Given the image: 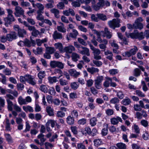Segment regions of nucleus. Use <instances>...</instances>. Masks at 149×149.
<instances>
[{"mask_svg": "<svg viewBox=\"0 0 149 149\" xmlns=\"http://www.w3.org/2000/svg\"><path fill=\"white\" fill-rule=\"evenodd\" d=\"M125 35L128 38L130 37L132 39H138L140 40H142L144 38L142 32H141L140 33L136 32L130 33L126 32Z\"/></svg>", "mask_w": 149, "mask_h": 149, "instance_id": "obj_1", "label": "nucleus"}, {"mask_svg": "<svg viewBox=\"0 0 149 149\" xmlns=\"http://www.w3.org/2000/svg\"><path fill=\"white\" fill-rule=\"evenodd\" d=\"M120 19L119 18L113 19L108 22V24L111 28L114 29L116 27H119L120 26Z\"/></svg>", "mask_w": 149, "mask_h": 149, "instance_id": "obj_2", "label": "nucleus"}, {"mask_svg": "<svg viewBox=\"0 0 149 149\" xmlns=\"http://www.w3.org/2000/svg\"><path fill=\"white\" fill-rule=\"evenodd\" d=\"M13 28L15 31L17 32L18 36L19 37L23 38L26 34V31L24 29H21L17 25H14Z\"/></svg>", "mask_w": 149, "mask_h": 149, "instance_id": "obj_3", "label": "nucleus"}, {"mask_svg": "<svg viewBox=\"0 0 149 149\" xmlns=\"http://www.w3.org/2000/svg\"><path fill=\"white\" fill-rule=\"evenodd\" d=\"M103 77L102 76H100L97 77L95 79V87L97 89H100L101 88L102 82L103 79Z\"/></svg>", "mask_w": 149, "mask_h": 149, "instance_id": "obj_4", "label": "nucleus"}, {"mask_svg": "<svg viewBox=\"0 0 149 149\" xmlns=\"http://www.w3.org/2000/svg\"><path fill=\"white\" fill-rule=\"evenodd\" d=\"M14 14L16 17H20L22 15H23V14H24V10L19 6H16Z\"/></svg>", "mask_w": 149, "mask_h": 149, "instance_id": "obj_5", "label": "nucleus"}, {"mask_svg": "<svg viewBox=\"0 0 149 149\" xmlns=\"http://www.w3.org/2000/svg\"><path fill=\"white\" fill-rule=\"evenodd\" d=\"M92 50L93 51L92 53L93 54V57L96 60L101 59V56L100 55L101 51L99 49L95 48Z\"/></svg>", "mask_w": 149, "mask_h": 149, "instance_id": "obj_6", "label": "nucleus"}, {"mask_svg": "<svg viewBox=\"0 0 149 149\" xmlns=\"http://www.w3.org/2000/svg\"><path fill=\"white\" fill-rule=\"evenodd\" d=\"M101 34H103L102 36L104 37H106L108 39L111 38L112 35V33L110 32L109 29L107 27H105L104 29V31H101Z\"/></svg>", "mask_w": 149, "mask_h": 149, "instance_id": "obj_7", "label": "nucleus"}, {"mask_svg": "<svg viewBox=\"0 0 149 149\" xmlns=\"http://www.w3.org/2000/svg\"><path fill=\"white\" fill-rule=\"evenodd\" d=\"M81 48L82 50H81L79 49H78L79 53L82 55H86L87 56H90L89 50L88 48L82 46Z\"/></svg>", "mask_w": 149, "mask_h": 149, "instance_id": "obj_8", "label": "nucleus"}, {"mask_svg": "<svg viewBox=\"0 0 149 149\" xmlns=\"http://www.w3.org/2000/svg\"><path fill=\"white\" fill-rule=\"evenodd\" d=\"M8 40L9 41H11L17 38V33L15 32H12L10 33L7 34Z\"/></svg>", "mask_w": 149, "mask_h": 149, "instance_id": "obj_9", "label": "nucleus"}, {"mask_svg": "<svg viewBox=\"0 0 149 149\" xmlns=\"http://www.w3.org/2000/svg\"><path fill=\"white\" fill-rule=\"evenodd\" d=\"M111 124L113 125H117L119 122L122 123L123 120L121 118L117 116L116 117H113L110 119Z\"/></svg>", "mask_w": 149, "mask_h": 149, "instance_id": "obj_10", "label": "nucleus"}, {"mask_svg": "<svg viewBox=\"0 0 149 149\" xmlns=\"http://www.w3.org/2000/svg\"><path fill=\"white\" fill-rule=\"evenodd\" d=\"M138 50L137 48L134 46V48L131 49L129 52H125V55L128 57H130L132 55L135 54Z\"/></svg>", "mask_w": 149, "mask_h": 149, "instance_id": "obj_11", "label": "nucleus"}, {"mask_svg": "<svg viewBox=\"0 0 149 149\" xmlns=\"http://www.w3.org/2000/svg\"><path fill=\"white\" fill-rule=\"evenodd\" d=\"M31 76L29 74H26L24 76H20L19 78V81L22 83H25L26 81L28 82L29 79H31Z\"/></svg>", "mask_w": 149, "mask_h": 149, "instance_id": "obj_12", "label": "nucleus"}, {"mask_svg": "<svg viewBox=\"0 0 149 149\" xmlns=\"http://www.w3.org/2000/svg\"><path fill=\"white\" fill-rule=\"evenodd\" d=\"M75 47L72 45H70L65 47L64 48V52H65L67 53H72L73 51L75 50Z\"/></svg>", "mask_w": 149, "mask_h": 149, "instance_id": "obj_13", "label": "nucleus"}, {"mask_svg": "<svg viewBox=\"0 0 149 149\" xmlns=\"http://www.w3.org/2000/svg\"><path fill=\"white\" fill-rule=\"evenodd\" d=\"M24 41L25 46L28 47H31L32 44L33 46H34L36 45L35 41L32 39H31V40H29L26 39L24 40Z\"/></svg>", "mask_w": 149, "mask_h": 149, "instance_id": "obj_14", "label": "nucleus"}, {"mask_svg": "<svg viewBox=\"0 0 149 149\" xmlns=\"http://www.w3.org/2000/svg\"><path fill=\"white\" fill-rule=\"evenodd\" d=\"M52 36L53 38L55 40L61 39L63 37L62 34L56 31H54Z\"/></svg>", "mask_w": 149, "mask_h": 149, "instance_id": "obj_15", "label": "nucleus"}, {"mask_svg": "<svg viewBox=\"0 0 149 149\" xmlns=\"http://www.w3.org/2000/svg\"><path fill=\"white\" fill-rule=\"evenodd\" d=\"M54 45L56 49H58L59 51L61 52H64V49H63V47L62 44L60 42H57L55 43Z\"/></svg>", "mask_w": 149, "mask_h": 149, "instance_id": "obj_16", "label": "nucleus"}, {"mask_svg": "<svg viewBox=\"0 0 149 149\" xmlns=\"http://www.w3.org/2000/svg\"><path fill=\"white\" fill-rule=\"evenodd\" d=\"M91 129L88 127H85L84 128L81 129V132L82 134L85 136L87 134H90L91 133Z\"/></svg>", "mask_w": 149, "mask_h": 149, "instance_id": "obj_17", "label": "nucleus"}, {"mask_svg": "<svg viewBox=\"0 0 149 149\" xmlns=\"http://www.w3.org/2000/svg\"><path fill=\"white\" fill-rule=\"evenodd\" d=\"M69 72L70 75L74 77H77L80 74L79 72L77 71L74 69H71L69 70Z\"/></svg>", "mask_w": 149, "mask_h": 149, "instance_id": "obj_18", "label": "nucleus"}, {"mask_svg": "<svg viewBox=\"0 0 149 149\" xmlns=\"http://www.w3.org/2000/svg\"><path fill=\"white\" fill-rule=\"evenodd\" d=\"M87 71L91 74H94V73L98 72L99 69L94 67L88 68L87 69Z\"/></svg>", "mask_w": 149, "mask_h": 149, "instance_id": "obj_19", "label": "nucleus"}, {"mask_svg": "<svg viewBox=\"0 0 149 149\" xmlns=\"http://www.w3.org/2000/svg\"><path fill=\"white\" fill-rule=\"evenodd\" d=\"M107 43V40L105 39H103V42H102V43L99 45V48L101 49H103V51H105L107 48L106 45Z\"/></svg>", "mask_w": 149, "mask_h": 149, "instance_id": "obj_20", "label": "nucleus"}, {"mask_svg": "<svg viewBox=\"0 0 149 149\" xmlns=\"http://www.w3.org/2000/svg\"><path fill=\"white\" fill-rule=\"evenodd\" d=\"M106 80L103 83V85L105 87L107 88L109 86L110 82L112 81V79L109 77L106 78Z\"/></svg>", "mask_w": 149, "mask_h": 149, "instance_id": "obj_21", "label": "nucleus"}, {"mask_svg": "<svg viewBox=\"0 0 149 149\" xmlns=\"http://www.w3.org/2000/svg\"><path fill=\"white\" fill-rule=\"evenodd\" d=\"M98 19H100L102 21H106L107 19V18L106 16L102 13H98L96 15Z\"/></svg>", "mask_w": 149, "mask_h": 149, "instance_id": "obj_22", "label": "nucleus"}, {"mask_svg": "<svg viewBox=\"0 0 149 149\" xmlns=\"http://www.w3.org/2000/svg\"><path fill=\"white\" fill-rule=\"evenodd\" d=\"M61 25L60 26H58L57 27V29L60 32L65 33L66 32V30L65 29L64 26V24L60 22L59 23Z\"/></svg>", "mask_w": 149, "mask_h": 149, "instance_id": "obj_23", "label": "nucleus"}, {"mask_svg": "<svg viewBox=\"0 0 149 149\" xmlns=\"http://www.w3.org/2000/svg\"><path fill=\"white\" fill-rule=\"evenodd\" d=\"M46 110L47 113L50 116H53L54 115L53 109L51 107L47 106L46 108Z\"/></svg>", "mask_w": 149, "mask_h": 149, "instance_id": "obj_24", "label": "nucleus"}, {"mask_svg": "<svg viewBox=\"0 0 149 149\" xmlns=\"http://www.w3.org/2000/svg\"><path fill=\"white\" fill-rule=\"evenodd\" d=\"M22 108L26 112H27L28 111L32 112L33 111V107L29 105L27 106H23Z\"/></svg>", "mask_w": 149, "mask_h": 149, "instance_id": "obj_25", "label": "nucleus"}, {"mask_svg": "<svg viewBox=\"0 0 149 149\" xmlns=\"http://www.w3.org/2000/svg\"><path fill=\"white\" fill-rule=\"evenodd\" d=\"M71 57L72 60L75 62L77 61L80 58L79 55L75 52L72 53Z\"/></svg>", "mask_w": 149, "mask_h": 149, "instance_id": "obj_26", "label": "nucleus"}, {"mask_svg": "<svg viewBox=\"0 0 149 149\" xmlns=\"http://www.w3.org/2000/svg\"><path fill=\"white\" fill-rule=\"evenodd\" d=\"M105 125V127L102 129L101 132L102 134L104 136H106L107 134L109 128L108 125L107 124H106Z\"/></svg>", "mask_w": 149, "mask_h": 149, "instance_id": "obj_27", "label": "nucleus"}, {"mask_svg": "<svg viewBox=\"0 0 149 149\" xmlns=\"http://www.w3.org/2000/svg\"><path fill=\"white\" fill-rule=\"evenodd\" d=\"M93 142L95 146L98 147L102 144V142L101 139H95Z\"/></svg>", "mask_w": 149, "mask_h": 149, "instance_id": "obj_28", "label": "nucleus"}, {"mask_svg": "<svg viewBox=\"0 0 149 149\" xmlns=\"http://www.w3.org/2000/svg\"><path fill=\"white\" fill-rule=\"evenodd\" d=\"M66 121L69 125H72L74 123V120L73 117L70 116H68L66 118Z\"/></svg>", "mask_w": 149, "mask_h": 149, "instance_id": "obj_29", "label": "nucleus"}, {"mask_svg": "<svg viewBox=\"0 0 149 149\" xmlns=\"http://www.w3.org/2000/svg\"><path fill=\"white\" fill-rule=\"evenodd\" d=\"M36 8L38 9L37 12H43L44 7L42 4L40 3H38Z\"/></svg>", "mask_w": 149, "mask_h": 149, "instance_id": "obj_30", "label": "nucleus"}, {"mask_svg": "<svg viewBox=\"0 0 149 149\" xmlns=\"http://www.w3.org/2000/svg\"><path fill=\"white\" fill-rule=\"evenodd\" d=\"M50 11L52 13L54 14L55 17L56 18H58L59 17V11L57 9L53 8Z\"/></svg>", "mask_w": 149, "mask_h": 149, "instance_id": "obj_31", "label": "nucleus"}, {"mask_svg": "<svg viewBox=\"0 0 149 149\" xmlns=\"http://www.w3.org/2000/svg\"><path fill=\"white\" fill-rule=\"evenodd\" d=\"M7 19V22L9 24H11L12 22H14L15 20V19L13 15L8 16Z\"/></svg>", "mask_w": 149, "mask_h": 149, "instance_id": "obj_32", "label": "nucleus"}, {"mask_svg": "<svg viewBox=\"0 0 149 149\" xmlns=\"http://www.w3.org/2000/svg\"><path fill=\"white\" fill-rule=\"evenodd\" d=\"M56 124V121L50 119L48 120L46 123V125H49V124H50L52 127H54Z\"/></svg>", "mask_w": 149, "mask_h": 149, "instance_id": "obj_33", "label": "nucleus"}, {"mask_svg": "<svg viewBox=\"0 0 149 149\" xmlns=\"http://www.w3.org/2000/svg\"><path fill=\"white\" fill-rule=\"evenodd\" d=\"M55 51L54 47H46V51L51 54H53Z\"/></svg>", "mask_w": 149, "mask_h": 149, "instance_id": "obj_34", "label": "nucleus"}, {"mask_svg": "<svg viewBox=\"0 0 149 149\" xmlns=\"http://www.w3.org/2000/svg\"><path fill=\"white\" fill-rule=\"evenodd\" d=\"M7 102V108L8 110L10 111H12L13 109V107L14 105L13 102L11 101H8V100Z\"/></svg>", "mask_w": 149, "mask_h": 149, "instance_id": "obj_35", "label": "nucleus"}, {"mask_svg": "<svg viewBox=\"0 0 149 149\" xmlns=\"http://www.w3.org/2000/svg\"><path fill=\"white\" fill-rule=\"evenodd\" d=\"M18 101L19 103L21 105L26 104L25 99H24L21 96L18 98Z\"/></svg>", "mask_w": 149, "mask_h": 149, "instance_id": "obj_36", "label": "nucleus"}, {"mask_svg": "<svg viewBox=\"0 0 149 149\" xmlns=\"http://www.w3.org/2000/svg\"><path fill=\"white\" fill-rule=\"evenodd\" d=\"M47 39L46 38H45L42 40H40V39H37L36 40V42L38 46H40L42 44L47 41Z\"/></svg>", "mask_w": 149, "mask_h": 149, "instance_id": "obj_37", "label": "nucleus"}, {"mask_svg": "<svg viewBox=\"0 0 149 149\" xmlns=\"http://www.w3.org/2000/svg\"><path fill=\"white\" fill-rule=\"evenodd\" d=\"M70 86L72 89L75 90L79 87V84L77 82H74L71 83Z\"/></svg>", "mask_w": 149, "mask_h": 149, "instance_id": "obj_38", "label": "nucleus"}, {"mask_svg": "<svg viewBox=\"0 0 149 149\" xmlns=\"http://www.w3.org/2000/svg\"><path fill=\"white\" fill-rule=\"evenodd\" d=\"M57 77H49L48 78L49 82L50 84H53V83H56L57 81Z\"/></svg>", "mask_w": 149, "mask_h": 149, "instance_id": "obj_39", "label": "nucleus"}, {"mask_svg": "<svg viewBox=\"0 0 149 149\" xmlns=\"http://www.w3.org/2000/svg\"><path fill=\"white\" fill-rule=\"evenodd\" d=\"M5 136L7 141L9 143H13V139L10 134H5Z\"/></svg>", "mask_w": 149, "mask_h": 149, "instance_id": "obj_40", "label": "nucleus"}, {"mask_svg": "<svg viewBox=\"0 0 149 149\" xmlns=\"http://www.w3.org/2000/svg\"><path fill=\"white\" fill-rule=\"evenodd\" d=\"M58 135L57 134H55L53 135L52 137L49 139V141L50 142H54L55 140H57Z\"/></svg>", "mask_w": 149, "mask_h": 149, "instance_id": "obj_41", "label": "nucleus"}, {"mask_svg": "<svg viewBox=\"0 0 149 149\" xmlns=\"http://www.w3.org/2000/svg\"><path fill=\"white\" fill-rule=\"evenodd\" d=\"M97 121L95 117H93L90 120V124L92 126H94L96 125Z\"/></svg>", "mask_w": 149, "mask_h": 149, "instance_id": "obj_42", "label": "nucleus"}, {"mask_svg": "<svg viewBox=\"0 0 149 149\" xmlns=\"http://www.w3.org/2000/svg\"><path fill=\"white\" fill-rule=\"evenodd\" d=\"M43 13V12H37V15L36 18L38 20L42 21L44 20L43 16L42 14Z\"/></svg>", "mask_w": 149, "mask_h": 149, "instance_id": "obj_43", "label": "nucleus"}, {"mask_svg": "<svg viewBox=\"0 0 149 149\" xmlns=\"http://www.w3.org/2000/svg\"><path fill=\"white\" fill-rule=\"evenodd\" d=\"M116 145L119 149H126V148L125 144L122 143H118Z\"/></svg>", "mask_w": 149, "mask_h": 149, "instance_id": "obj_44", "label": "nucleus"}, {"mask_svg": "<svg viewBox=\"0 0 149 149\" xmlns=\"http://www.w3.org/2000/svg\"><path fill=\"white\" fill-rule=\"evenodd\" d=\"M141 71L139 69L136 68L134 70V75L136 77L139 76L141 74Z\"/></svg>", "mask_w": 149, "mask_h": 149, "instance_id": "obj_45", "label": "nucleus"}, {"mask_svg": "<svg viewBox=\"0 0 149 149\" xmlns=\"http://www.w3.org/2000/svg\"><path fill=\"white\" fill-rule=\"evenodd\" d=\"M135 28L138 29L140 30H141L143 29V24L141 23H134Z\"/></svg>", "mask_w": 149, "mask_h": 149, "instance_id": "obj_46", "label": "nucleus"}, {"mask_svg": "<svg viewBox=\"0 0 149 149\" xmlns=\"http://www.w3.org/2000/svg\"><path fill=\"white\" fill-rule=\"evenodd\" d=\"M131 102L129 98L123 99L121 102V103L124 105H127L130 104Z\"/></svg>", "mask_w": 149, "mask_h": 149, "instance_id": "obj_47", "label": "nucleus"}, {"mask_svg": "<svg viewBox=\"0 0 149 149\" xmlns=\"http://www.w3.org/2000/svg\"><path fill=\"white\" fill-rule=\"evenodd\" d=\"M45 148H49L52 149L54 147L53 144L49 142H46L44 143Z\"/></svg>", "mask_w": 149, "mask_h": 149, "instance_id": "obj_48", "label": "nucleus"}, {"mask_svg": "<svg viewBox=\"0 0 149 149\" xmlns=\"http://www.w3.org/2000/svg\"><path fill=\"white\" fill-rule=\"evenodd\" d=\"M42 48L41 47H38L36 49H33V52L36 54H40L42 52Z\"/></svg>", "mask_w": 149, "mask_h": 149, "instance_id": "obj_49", "label": "nucleus"}, {"mask_svg": "<svg viewBox=\"0 0 149 149\" xmlns=\"http://www.w3.org/2000/svg\"><path fill=\"white\" fill-rule=\"evenodd\" d=\"M56 116L58 117L63 118L65 116V113L61 111H58L57 112Z\"/></svg>", "mask_w": 149, "mask_h": 149, "instance_id": "obj_50", "label": "nucleus"}, {"mask_svg": "<svg viewBox=\"0 0 149 149\" xmlns=\"http://www.w3.org/2000/svg\"><path fill=\"white\" fill-rule=\"evenodd\" d=\"M114 113V111L113 109H108L106 110V113L108 116L113 115Z\"/></svg>", "mask_w": 149, "mask_h": 149, "instance_id": "obj_51", "label": "nucleus"}, {"mask_svg": "<svg viewBox=\"0 0 149 149\" xmlns=\"http://www.w3.org/2000/svg\"><path fill=\"white\" fill-rule=\"evenodd\" d=\"M136 95L139 96V97H145V95L140 90H137L135 91Z\"/></svg>", "mask_w": 149, "mask_h": 149, "instance_id": "obj_52", "label": "nucleus"}, {"mask_svg": "<svg viewBox=\"0 0 149 149\" xmlns=\"http://www.w3.org/2000/svg\"><path fill=\"white\" fill-rule=\"evenodd\" d=\"M40 88L41 91L45 93H47L48 92V89L46 86L45 85H41L40 86Z\"/></svg>", "mask_w": 149, "mask_h": 149, "instance_id": "obj_53", "label": "nucleus"}, {"mask_svg": "<svg viewBox=\"0 0 149 149\" xmlns=\"http://www.w3.org/2000/svg\"><path fill=\"white\" fill-rule=\"evenodd\" d=\"M109 72L111 75H113L117 74L118 71L117 69H113L109 70Z\"/></svg>", "mask_w": 149, "mask_h": 149, "instance_id": "obj_54", "label": "nucleus"}, {"mask_svg": "<svg viewBox=\"0 0 149 149\" xmlns=\"http://www.w3.org/2000/svg\"><path fill=\"white\" fill-rule=\"evenodd\" d=\"M93 63L96 66L98 67L100 66L102 64V63L101 61L96 60H93Z\"/></svg>", "mask_w": 149, "mask_h": 149, "instance_id": "obj_55", "label": "nucleus"}, {"mask_svg": "<svg viewBox=\"0 0 149 149\" xmlns=\"http://www.w3.org/2000/svg\"><path fill=\"white\" fill-rule=\"evenodd\" d=\"M38 76L39 79H43L45 76V72L40 71L38 74Z\"/></svg>", "mask_w": 149, "mask_h": 149, "instance_id": "obj_56", "label": "nucleus"}, {"mask_svg": "<svg viewBox=\"0 0 149 149\" xmlns=\"http://www.w3.org/2000/svg\"><path fill=\"white\" fill-rule=\"evenodd\" d=\"M110 44L111 46L115 47L116 49H118V46L116 43V41L114 40H111L110 42Z\"/></svg>", "mask_w": 149, "mask_h": 149, "instance_id": "obj_57", "label": "nucleus"}, {"mask_svg": "<svg viewBox=\"0 0 149 149\" xmlns=\"http://www.w3.org/2000/svg\"><path fill=\"white\" fill-rule=\"evenodd\" d=\"M57 61H50V65L51 67L52 68L57 67Z\"/></svg>", "mask_w": 149, "mask_h": 149, "instance_id": "obj_58", "label": "nucleus"}, {"mask_svg": "<svg viewBox=\"0 0 149 149\" xmlns=\"http://www.w3.org/2000/svg\"><path fill=\"white\" fill-rule=\"evenodd\" d=\"M119 102V100L117 97H114L112 98L110 101L111 103L113 104H117V103H118Z\"/></svg>", "mask_w": 149, "mask_h": 149, "instance_id": "obj_59", "label": "nucleus"}, {"mask_svg": "<svg viewBox=\"0 0 149 149\" xmlns=\"http://www.w3.org/2000/svg\"><path fill=\"white\" fill-rule=\"evenodd\" d=\"M141 85L142 86V89L144 91H147L148 88L145 82L143 81H141Z\"/></svg>", "mask_w": 149, "mask_h": 149, "instance_id": "obj_60", "label": "nucleus"}, {"mask_svg": "<svg viewBox=\"0 0 149 149\" xmlns=\"http://www.w3.org/2000/svg\"><path fill=\"white\" fill-rule=\"evenodd\" d=\"M59 82L61 85L62 86L66 85L68 84V81L63 79H61L59 80Z\"/></svg>", "mask_w": 149, "mask_h": 149, "instance_id": "obj_61", "label": "nucleus"}, {"mask_svg": "<svg viewBox=\"0 0 149 149\" xmlns=\"http://www.w3.org/2000/svg\"><path fill=\"white\" fill-rule=\"evenodd\" d=\"M77 40L80 44L84 46L87 45L86 42L82 38H77Z\"/></svg>", "mask_w": 149, "mask_h": 149, "instance_id": "obj_62", "label": "nucleus"}, {"mask_svg": "<svg viewBox=\"0 0 149 149\" xmlns=\"http://www.w3.org/2000/svg\"><path fill=\"white\" fill-rule=\"evenodd\" d=\"M57 67L60 69H63L64 68V64L62 62L57 61Z\"/></svg>", "mask_w": 149, "mask_h": 149, "instance_id": "obj_63", "label": "nucleus"}, {"mask_svg": "<svg viewBox=\"0 0 149 149\" xmlns=\"http://www.w3.org/2000/svg\"><path fill=\"white\" fill-rule=\"evenodd\" d=\"M77 149H86L85 146L83 144V143H80L77 144Z\"/></svg>", "mask_w": 149, "mask_h": 149, "instance_id": "obj_64", "label": "nucleus"}]
</instances>
